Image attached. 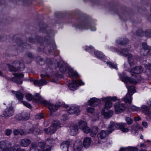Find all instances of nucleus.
I'll use <instances>...</instances> for the list:
<instances>
[{
	"instance_id": "38",
	"label": "nucleus",
	"mask_w": 151,
	"mask_h": 151,
	"mask_svg": "<svg viewBox=\"0 0 151 151\" xmlns=\"http://www.w3.org/2000/svg\"><path fill=\"white\" fill-rule=\"evenodd\" d=\"M60 123L58 120H54L52 122L51 125L54 127H55L56 129L60 127Z\"/></svg>"
},
{
	"instance_id": "20",
	"label": "nucleus",
	"mask_w": 151,
	"mask_h": 151,
	"mask_svg": "<svg viewBox=\"0 0 151 151\" xmlns=\"http://www.w3.org/2000/svg\"><path fill=\"white\" fill-rule=\"evenodd\" d=\"M82 144L80 140H78L75 142L73 146L74 151H82Z\"/></svg>"
},
{
	"instance_id": "50",
	"label": "nucleus",
	"mask_w": 151,
	"mask_h": 151,
	"mask_svg": "<svg viewBox=\"0 0 151 151\" xmlns=\"http://www.w3.org/2000/svg\"><path fill=\"white\" fill-rule=\"evenodd\" d=\"M128 147V151H137L138 149L137 148L134 147Z\"/></svg>"
},
{
	"instance_id": "63",
	"label": "nucleus",
	"mask_w": 151,
	"mask_h": 151,
	"mask_svg": "<svg viewBox=\"0 0 151 151\" xmlns=\"http://www.w3.org/2000/svg\"><path fill=\"white\" fill-rule=\"evenodd\" d=\"M142 125L145 127H146L147 126V123L146 122H143L142 123Z\"/></svg>"
},
{
	"instance_id": "59",
	"label": "nucleus",
	"mask_w": 151,
	"mask_h": 151,
	"mask_svg": "<svg viewBox=\"0 0 151 151\" xmlns=\"http://www.w3.org/2000/svg\"><path fill=\"white\" fill-rule=\"evenodd\" d=\"M127 147H122L121 148L119 151H126L128 149Z\"/></svg>"
},
{
	"instance_id": "23",
	"label": "nucleus",
	"mask_w": 151,
	"mask_h": 151,
	"mask_svg": "<svg viewBox=\"0 0 151 151\" xmlns=\"http://www.w3.org/2000/svg\"><path fill=\"white\" fill-rule=\"evenodd\" d=\"M29 116V114L27 112L22 113L21 114H18L17 115V116L18 117L19 120H22L28 119Z\"/></svg>"
},
{
	"instance_id": "32",
	"label": "nucleus",
	"mask_w": 151,
	"mask_h": 151,
	"mask_svg": "<svg viewBox=\"0 0 151 151\" xmlns=\"http://www.w3.org/2000/svg\"><path fill=\"white\" fill-rule=\"evenodd\" d=\"M102 115H104L105 118L108 119L111 117L113 114V111L110 110L108 112H106L104 110H102Z\"/></svg>"
},
{
	"instance_id": "57",
	"label": "nucleus",
	"mask_w": 151,
	"mask_h": 151,
	"mask_svg": "<svg viewBox=\"0 0 151 151\" xmlns=\"http://www.w3.org/2000/svg\"><path fill=\"white\" fill-rule=\"evenodd\" d=\"M13 133L14 135H17L19 134V131L17 129H14L13 131Z\"/></svg>"
},
{
	"instance_id": "21",
	"label": "nucleus",
	"mask_w": 151,
	"mask_h": 151,
	"mask_svg": "<svg viewBox=\"0 0 151 151\" xmlns=\"http://www.w3.org/2000/svg\"><path fill=\"white\" fill-rule=\"evenodd\" d=\"M101 101L99 99L93 98L88 101L89 105L92 106H96L100 103Z\"/></svg>"
},
{
	"instance_id": "42",
	"label": "nucleus",
	"mask_w": 151,
	"mask_h": 151,
	"mask_svg": "<svg viewBox=\"0 0 151 151\" xmlns=\"http://www.w3.org/2000/svg\"><path fill=\"white\" fill-rule=\"evenodd\" d=\"M16 97L19 100H21L23 97V95L21 92L17 91L16 93Z\"/></svg>"
},
{
	"instance_id": "15",
	"label": "nucleus",
	"mask_w": 151,
	"mask_h": 151,
	"mask_svg": "<svg viewBox=\"0 0 151 151\" xmlns=\"http://www.w3.org/2000/svg\"><path fill=\"white\" fill-rule=\"evenodd\" d=\"M11 145L10 142L7 140L0 142V148L3 151H7L10 148Z\"/></svg>"
},
{
	"instance_id": "53",
	"label": "nucleus",
	"mask_w": 151,
	"mask_h": 151,
	"mask_svg": "<svg viewBox=\"0 0 151 151\" xmlns=\"http://www.w3.org/2000/svg\"><path fill=\"white\" fill-rule=\"evenodd\" d=\"M12 131L10 129H7L5 130V134L7 136L9 135L12 133Z\"/></svg>"
},
{
	"instance_id": "56",
	"label": "nucleus",
	"mask_w": 151,
	"mask_h": 151,
	"mask_svg": "<svg viewBox=\"0 0 151 151\" xmlns=\"http://www.w3.org/2000/svg\"><path fill=\"white\" fill-rule=\"evenodd\" d=\"M19 133L21 135H27V133L25 132H24L22 130H20V131H19Z\"/></svg>"
},
{
	"instance_id": "25",
	"label": "nucleus",
	"mask_w": 151,
	"mask_h": 151,
	"mask_svg": "<svg viewBox=\"0 0 151 151\" xmlns=\"http://www.w3.org/2000/svg\"><path fill=\"white\" fill-rule=\"evenodd\" d=\"M70 133L71 135L74 136L76 135L78 132V127L76 125L71 126L70 127Z\"/></svg>"
},
{
	"instance_id": "22",
	"label": "nucleus",
	"mask_w": 151,
	"mask_h": 151,
	"mask_svg": "<svg viewBox=\"0 0 151 151\" xmlns=\"http://www.w3.org/2000/svg\"><path fill=\"white\" fill-rule=\"evenodd\" d=\"M31 82L33 83L34 84L38 86H42L47 84V82L44 79H41L37 80L36 79H31L30 80Z\"/></svg>"
},
{
	"instance_id": "10",
	"label": "nucleus",
	"mask_w": 151,
	"mask_h": 151,
	"mask_svg": "<svg viewBox=\"0 0 151 151\" xmlns=\"http://www.w3.org/2000/svg\"><path fill=\"white\" fill-rule=\"evenodd\" d=\"M114 106L115 112L116 114L123 112L126 108L125 104L119 102H116L114 105Z\"/></svg>"
},
{
	"instance_id": "35",
	"label": "nucleus",
	"mask_w": 151,
	"mask_h": 151,
	"mask_svg": "<svg viewBox=\"0 0 151 151\" xmlns=\"http://www.w3.org/2000/svg\"><path fill=\"white\" fill-rule=\"evenodd\" d=\"M69 145L70 142L69 141H64L61 143L60 147L62 149H63L64 150H67L66 151H68V149Z\"/></svg>"
},
{
	"instance_id": "30",
	"label": "nucleus",
	"mask_w": 151,
	"mask_h": 151,
	"mask_svg": "<svg viewBox=\"0 0 151 151\" xmlns=\"http://www.w3.org/2000/svg\"><path fill=\"white\" fill-rule=\"evenodd\" d=\"M90 135L91 137H94L98 131V128L96 126H93L90 129Z\"/></svg>"
},
{
	"instance_id": "60",
	"label": "nucleus",
	"mask_w": 151,
	"mask_h": 151,
	"mask_svg": "<svg viewBox=\"0 0 151 151\" xmlns=\"http://www.w3.org/2000/svg\"><path fill=\"white\" fill-rule=\"evenodd\" d=\"M110 100L114 101H115L117 100V98L115 96H114L112 97H110Z\"/></svg>"
},
{
	"instance_id": "6",
	"label": "nucleus",
	"mask_w": 151,
	"mask_h": 151,
	"mask_svg": "<svg viewBox=\"0 0 151 151\" xmlns=\"http://www.w3.org/2000/svg\"><path fill=\"white\" fill-rule=\"evenodd\" d=\"M78 76V74L76 76H73L70 77L72 79L73 83H69L68 84L69 89L72 91H74L76 89V88L78 87V85H84V83L81 80L74 79Z\"/></svg>"
},
{
	"instance_id": "45",
	"label": "nucleus",
	"mask_w": 151,
	"mask_h": 151,
	"mask_svg": "<svg viewBox=\"0 0 151 151\" xmlns=\"http://www.w3.org/2000/svg\"><path fill=\"white\" fill-rule=\"evenodd\" d=\"M107 63L109 65L110 67L116 70L118 69L117 66L116 64L109 61L107 62Z\"/></svg>"
},
{
	"instance_id": "5",
	"label": "nucleus",
	"mask_w": 151,
	"mask_h": 151,
	"mask_svg": "<svg viewBox=\"0 0 151 151\" xmlns=\"http://www.w3.org/2000/svg\"><path fill=\"white\" fill-rule=\"evenodd\" d=\"M59 70L62 73L66 72L68 74L70 77L77 75V73L74 71L71 68H69L67 65L65 64H63L60 66L59 67Z\"/></svg>"
},
{
	"instance_id": "17",
	"label": "nucleus",
	"mask_w": 151,
	"mask_h": 151,
	"mask_svg": "<svg viewBox=\"0 0 151 151\" xmlns=\"http://www.w3.org/2000/svg\"><path fill=\"white\" fill-rule=\"evenodd\" d=\"M15 42L19 47V49H22V47L27 49H29L31 48V46L29 45H27L26 43L23 42L22 40L20 38H17Z\"/></svg>"
},
{
	"instance_id": "37",
	"label": "nucleus",
	"mask_w": 151,
	"mask_h": 151,
	"mask_svg": "<svg viewBox=\"0 0 151 151\" xmlns=\"http://www.w3.org/2000/svg\"><path fill=\"white\" fill-rule=\"evenodd\" d=\"M129 40L127 38H121L116 41V42L120 45H124L127 44Z\"/></svg>"
},
{
	"instance_id": "4",
	"label": "nucleus",
	"mask_w": 151,
	"mask_h": 151,
	"mask_svg": "<svg viewBox=\"0 0 151 151\" xmlns=\"http://www.w3.org/2000/svg\"><path fill=\"white\" fill-rule=\"evenodd\" d=\"M130 48V47L128 49H122L120 51L116 49H114V51L117 52H119L121 55L127 57L129 64L130 66H132L134 64L133 59L132 58V56L131 54L127 52L129 51Z\"/></svg>"
},
{
	"instance_id": "29",
	"label": "nucleus",
	"mask_w": 151,
	"mask_h": 151,
	"mask_svg": "<svg viewBox=\"0 0 151 151\" xmlns=\"http://www.w3.org/2000/svg\"><path fill=\"white\" fill-rule=\"evenodd\" d=\"M31 149L32 151H33V150H35L36 151H50V149H48L47 148H46V150L41 149L39 150L37 148V145L35 143L32 142L31 144Z\"/></svg>"
},
{
	"instance_id": "1",
	"label": "nucleus",
	"mask_w": 151,
	"mask_h": 151,
	"mask_svg": "<svg viewBox=\"0 0 151 151\" xmlns=\"http://www.w3.org/2000/svg\"><path fill=\"white\" fill-rule=\"evenodd\" d=\"M36 98L33 97L30 94H27L26 96V99L28 101H30L33 100L35 102H41L44 104L46 106H47L50 110V115H52V113L57 111L59 107L63 106L62 103L58 102L56 103L54 106V105L48 102V101L43 100L41 96L39 93H36L35 96Z\"/></svg>"
},
{
	"instance_id": "3",
	"label": "nucleus",
	"mask_w": 151,
	"mask_h": 151,
	"mask_svg": "<svg viewBox=\"0 0 151 151\" xmlns=\"http://www.w3.org/2000/svg\"><path fill=\"white\" fill-rule=\"evenodd\" d=\"M12 65L8 64L6 65L7 66L9 70L11 71H21L24 70V64L23 63H21L19 61L16 60L14 61L12 63Z\"/></svg>"
},
{
	"instance_id": "24",
	"label": "nucleus",
	"mask_w": 151,
	"mask_h": 151,
	"mask_svg": "<svg viewBox=\"0 0 151 151\" xmlns=\"http://www.w3.org/2000/svg\"><path fill=\"white\" fill-rule=\"evenodd\" d=\"M57 129L52 125L47 128L45 129L44 131L48 134L51 135L55 132Z\"/></svg>"
},
{
	"instance_id": "18",
	"label": "nucleus",
	"mask_w": 151,
	"mask_h": 151,
	"mask_svg": "<svg viewBox=\"0 0 151 151\" xmlns=\"http://www.w3.org/2000/svg\"><path fill=\"white\" fill-rule=\"evenodd\" d=\"M67 112L69 114H74L76 115H78L80 112L79 106H71L67 110Z\"/></svg>"
},
{
	"instance_id": "43",
	"label": "nucleus",
	"mask_w": 151,
	"mask_h": 151,
	"mask_svg": "<svg viewBox=\"0 0 151 151\" xmlns=\"http://www.w3.org/2000/svg\"><path fill=\"white\" fill-rule=\"evenodd\" d=\"M142 49L146 50H148V52H149L151 50V47L147 45L146 43L144 42L142 43Z\"/></svg>"
},
{
	"instance_id": "13",
	"label": "nucleus",
	"mask_w": 151,
	"mask_h": 151,
	"mask_svg": "<svg viewBox=\"0 0 151 151\" xmlns=\"http://www.w3.org/2000/svg\"><path fill=\"white\" fill-rule=\"evenodd\" d=\"M14 77L12 78V81L17 84H21L22 82V79L24 77V74L22 73H14Z\"/></svg>"
},
{
	"instance_id": "48",
	"label": "nucleus",
	"mask_w": 151,
	"mask_h": 151,
	"mask_svg": "<svg viewBox=\"0 0 151 151\" xmlns=\"http://www.w3.org/2000/svg\"><path fill=\"white\" fill-rule=\"evenodd\" d=\"M145 34V35L147 37H151V30L148 29L146 30Z\"/></svg>"
},
{
	"instance_id": "9",
	"label": "nucleus",
	"mask_w": 151,
	"mask_h": 151,
	"mask_svg": "<svg viewBox=\"0 0 151 151\" xmlns=\"http://www.w3.org/2000/svg\"><path fill=\"white\" fill-rule=\"evenodd\" d=\"M55 60L54 59L47 58L46 59V64L48 66L47 67L46 70H45L46 74H41V76L42 78H43L46 76L48 74L51 72V71L52 66L54 63V62L55 61Z\"/></svg>"
},
{
	"instance_id": "64",
	"label": "nucleus",
	"mask_w": 151,
	"mask_h": 151,
	"mask_svg": "<svg viewBox=\"0 0 151 151\" xmlns=\"http://www.w3.org/2000/svg\"><path fill=\"white\" fill-rule=\"evenodd\" d=\"M140 147H142L145 148L146 147V145L145 144H141L140 145Z\"/></svg>"
},
{
	"instance_id": "54",
	"label": "nucleus",
	"mask_w": 151,
	"mask_h": 151,
	"mask_svg": "<svg viewBox=\"0 0 151 151\" xmlns=\"http://www.w3.org/2000/svg\"><path fill=\"white\" fill-rule=\"evenodd\" d=\"M87 110L88 112L91 113H92L94 111V108L91 107H88Z\"/></svg>"
},
{
	"instance_id": "58",
	"label": "nucleus",
	"mask_w": 151,
	"mask_h": 151,
	"mask_svg": "<svg viewBox=\"0 0 151 151\" xmlns=\"http://www.w3.org/2000/svg\"><path fill=\"white\" fill-rule=\"evenodd\" d=\"M93 49V47L91 46H90L89 47H88L85 49V50L86 51H88L89 50H91V49Z\"/></svg>"
},
{
	"instance_id": "8",
	"label": "nucleus",
	"mask_w": 151,
	"mask_h": 151,
	"mask_svg": "<svg viewBox=\"0 0 151 151\" xmlns=\"http://www.w3.org/2000/svg\"><path fill=\"white\" fill-rule=\"evenodd\" d=\"M45 46L44 48L46 51L47 50L50 53L54 52L53 50L56 48V46L53 41L50 40L45 41Z\"/></svg>"
},
{
	"instance_id": "36",
	"label": "nucleus",
	"mask_w": 151,
	"mask_h": 151,
	"mask_svg": "<svg viewBox=\"0 0 151 151\" xmlns=\"http://www.w3.org/2000/svg\"><path fill=\"white\" fill-rule=\"evenodd\" d=\"M141 109L145 114L148 115L149 116H150L151 112L149 111L147 106L145 105H142L141 107Z\"/></svg>"
},
{
	"instance_id": "33",
	"label": "nucleus",
	"mask_w": 151,
	"mask_h": 151,
	"mask_svg": "<svg viewBox=\"0 0 151 151\" xmlns=\"http://www.w3.org/2000/svg\"><path fill=\"white\" fill-rule=\"evenodd\" d=\"M109 134L108 133V132L107 130L106 131L102 130L98 134L97 136L99 138H100L101 139H102L105 138Z\"/></svg>"
},
{
	"instance_id": "47",
	"label": "nucleus",
	"mask_w": 151,
	"mask_h": 151,
	"mask_svg": "<svg viewBox=\"0 0 151 151\" xmlns=\"http://www.w3.org/2000/svg\"><path fill=\"white\" fill-rule=\"evenodd\" d=\"M128 125L132 124L133 122V120L129 117H126L125 119Z\"/></svg>"
},
{
	"instance_id": "49",
	"label": "nucleus",
	"mask_w": 151,
	"mask_h": 151,
	"mask_svg": "<svg viewBox=\"0 0 151 151\" xmlns=\"http://www.w3.org/2000/svg\"><path fill=\"white\" fill-rule=\"evenodd\" d=\"M136 34L138 36H142L144 35V32L142 30L139 29L137 31Z\"/></svg>"
},
{
	"instance_id": "16",
	"label": "nucleus",
	"mask_w": 151,
	"mask_h": 151,
	"mask_svg": "<svg viewBox=\"0 0 151 151\" xmlns=\"http://www.w3.org/2000/svg\"><path fill=\"white\" fill-rule=\"evenodd\" d=\"M78 124L79 128L85 133H88L89 132L90 128L87 126V124L86 122L81 121L78 122Z\"/></svg>"
},
{
	"instance_id": "11",
	"label": "nucleus",
	"mask_w": 151,
	"mask_h": 151,
	"mask_svg": "<svg viewBox=\"0 0 151 151\" xmlns=\"http://www.w3.org/2000/svg\"><path fill=\"white\" fill-rule=\"evenodd\" d=\"M119 76L123 82L125 83L129 82L132 84H136L137 83L136 81L131 78L129 77L126 76L124 73H122L119 75Z\"/></svg>"
},
{
	"instance_id": "14",
	"label": "nucleus",
	"mask_w": 151,
	"mask_h": 151,
	"mask_svg": "<svg viewBox=\"0 0 151 151\" xmlns=\"http://www.w3.org/2000/svg\"><path fill=\"white\" fill-rule=\"evenodd\" d=\"M76 27L81 29H87L89 28L92 31H95L96 30V28L95 27L90 26L89 24L87 23L86 22L82 21L81 22L76 26Z\"/></svg>"
},
{
	"instance_id": "61",
	"label": "nucleus",
	"mask_w": 151,
	"mask_h": 151,
	"mask_svg": "<svg viewBox=\"0 0 151 151\" xmlns=\"http://www.w3.org/2000/svg\"><path fill=\"white\" fill-rule=\"evenodd\" d=\"M27 55V56L31 58H33L34 57V56L31 53H28Z\"/></svg>"
},
{
	"instance_id": "62",
	"label": "nucleus",
	"mask_w": 151,
	"mask_h": 151,
	"mask_svg": "<svg viewBox=\"0 0 151 151\" xmlns=\"http://www.w3.org/2000/svg\"><path fill=\"white\" fill-rule=\"evenodd\" d=\"M5 38V37L4 36L1 37L0 38V40L2 41H4L6 40Z\"/></svg>"
},
{
	"instance_id": "51",
	"label": "nucleus",
	"mask_w": 151,
	"mask_h": 151,
	"mask_svg": "<svg viewBox=\"0 0 151 151\" xmlns=\"http://www.w3.org/2000/svg\"><path fill=\"white\" fill-rule=\"evenodd\" d=\"M43 117L41 113H39L36 115L35 118L36 119H40L42 118Z\"/></svg>"
},
{
	"instance_id": "7",
	"label": "nucleus",
	"mask_w": 151,
	"mask_h": 151,
	"mask_svg": "<svg viewBox=\"0 0 151 151\" xmlns=\"http://www.w3.org/2000/svg\"><path fill=\"white\" fill-rule=\"evenodd\" d=\"M135 89L133 86L129 87L128 88L129 93L127 94L126 96L123 98V99L126 103L130 104L132 102V98L131 96L133 93L135 92Z\"/></svg>"
},
{
	"instance_id": "34",
	"label": "nucleus",
	"mask_w": 151,
	"mask_h": 151,
	"mask_svg": "<svg viewBox=\"0 0 151 151\" xmlns=\"http://www.w3.org/2000/svg\"><path fill=\"white\" fill-rule=\"evenodd\" d=\"M91 142V139L90 137H86L84 140L83 145L86 148L88 147L90 145Z\"/></svg>"
},
{
	"instance_id": "46",
	"label": "nucleus",
	"mask_w": 151,
	"mask_h": 151,
	"mask_svg": "<svg viewBox=\"0 0 151 151\" xmlns=\"http://www.w3.org/2000/svg\"><path fill=\"white\" fill-rule=\"evenodd\" d=\"M37 60L39 64L41 65H42L45 64V60L40 57L37 58Z\"/></svg>"
},
{
	"instance_id": "19",
	"label": "nucleus",
	"mask_w": 151,
	"mask_h": 151,
	"mask_svg": "<svg viewBox=\"0 0 151 151\" xmlns=\"http://www.w3.org/2000/svg\"><path fill=\"white\" fill-rule=\"evenodd\" d=\"M143 71V68L141 66H137L131 69V72L132 76H136V74L141 73Z\"/></svg>"
},
{
	"instance_id": "44",
	"label": "nucleus",
	"mask_w": 151,
	"mask_h": 151,
	"mask_svg": "<svg viewBox=\"0 0 151 151\" xmlns=\"http://www.w3.org/2000/svg\"><path fill=\"white\" fill-rule=\"evenodd\" d=\"M149 52H148V50H145L143 49H141V51H140V54L142 56H145L148 54Z\"/></svg>"
},
{
	"instance_id": "12",
	"label": "nucleus",
	"mask_w": 151,
	"mask_h": 151,
	"mask_svg": "<svg viewBox=\"0 0 151 151\" xmlns=\"http://www.w3.org/2000/svg\"><path fill=\"white\" fill-rule=\"evenodd\" d=\"M14 110L12 106H9L6 108L3 112V117L8 118L12 116L14 114Z\"/></svg>"
},
{
	"instance_id": "28",
	"label": "nucleus",
	"mask_w": 151,
	"mask_h": 151,
	"mask_svg": "<svg viewBox=\"0 0 151 151\" xmlns=\"http://www.w3.org/2000/svg\"><path fill=\"white\" fill-rule=\"evenodd\" d=\"M40 27L39 31L40 32L46 33V28L47 27V25L43 22H40L39 24Z\"/></svg>"
},
{
	"instance_id": "52",
	"label": "nucleus",
	"mask_w": 151,
	"mask_h": 151,
	"mask_svg": "<svg viewBox=\"0 0 151 151\" xmlns=\"http://www.w3.org/2000/svg\"><path fill=\"white\" fill-rule=\"evenodd\" d=\"M23 103L25 106L28 107V108H31V105L28 103L27 102L25 101H23Z\"/></svg>"
},
{
	"instance_id": "26",
	"label": "nucleus",
	"mask_w": 151,
	"mask_h": 151,
	"mask_svg": "<svg viewBox=\"0 0 151 151\" xmlns=\"http://www.w3.org/2000/svg\"><path fill=\"white\" fill-rule=\"evenodd\" d=\"M31 143L30 139L25 138L22 139L20 142V145L21 146L24 147L28 146Z\"/></svg>"
},
{
	"instance_id": "31",
	"label": "nucleus",
	"mask_w": 151,
	"mask_h": 151,
	"mask_svg": "<svg viewBox=\"0 0 151 151\" xmlns=\"http://www.w3.org/2000/svg\"><path fill=\"white\" fill-rule=\"evenodd\" d=\"M102 100L106 102L105 105V109L110 108L112 106V103L111 101L109 100L107 98H103Z\"/></svg>"
},
{
	"instance_id": "27",
	"label": "nucleus",
	"mask_w": 151,
	"mask_h": 151,
	"mask_svg": "<svg viewBox=\"0 0 151 151\" xmlns=\"http://www.w3.org/2000/svg\"><path fill=\"white\" fill-rule=\"evenodd\" d=\"M42 132V131L39 128H32L29 130L28 133L30 134L33 133L35 135L40 134Z\"/></svg>"
},
{
	"instance_id": "40",
	"label": "nucleus",
	"mask_w": 151,
	"mask_h": 151,
	"mask_svg": "<svg viewBox=\"0 0 151 151\" xmlns=\"http://www.w3.org/2000/svg\"><path fill=\"white\" fill-rule=\"evenodd\" d=\"M35 40L39 43H40L41 45H44V42L42 40L43 38L42 37L39 36L37 35H36L35 37Z\"/></svg>"
},
{
	"instance_id": "2",
	"label": "nucleus",
	"mask_w": 151,
	"mask_h": 151,
	"mask_svg": "<svg viewBox=\"0 0 151 151\" xmlns=\"http://www.w3.org/2000/svg\"><path fill=\"white\" fill-rule=\"evenodd\" d=\"M126 124L125 123L117 124L115 122L111 121L108 125L107 130L108 133H111L116 128L120 129L122 132H126L128 131L129 129L125 128Z\"/></svg>"
},
{
	"instance_id": "55",
	"label": "nucleus",
	"mask_w": 151,
	"mask_h": 151,
	"mask_svg": "<svg viewBox=\"0 0 151 151\" xmlns=\"http://www.w3.org/2000/svg\"><path fill=\"white\" fill-rule=\"evenodd\" d=\"M29 41L31 43H34L35 42V40L31 37H29Z\"/></svg>"
},
{
	"instance_id": "39",
	"label": "nucleus",
	"mask_w": 151,
	"mask_h": 151,
	"mask_svg": "<svg viewBox=\"0 0 151 151\" xmlns=\"http://www.w3.org/2000/svg\"><path fill=\"white\" fill-rule=\"evenodd\" d=\"M94 55L98 58L104 59L105 58V55L101 52L99 51L95 52Z\"/></svg>"
},
{
	"instance_id": "41",
	"label": "nucleus",
	"mask_w": 151,
	"mask_h": 151,
	"mask_svg": "<svg viewBox=\"0 0 151 151\" xmlns=\"http://www.w3.org/2000/svg\"><path fill=\"white\" fill-rule=\"evenodd\" d=\"M39 147L41 148H44L41 149H45L46 148L49 149L48 148H47V146L46 145V143L45 142H39L38 143V145Z\"/></svg>"
}]
</instances>
